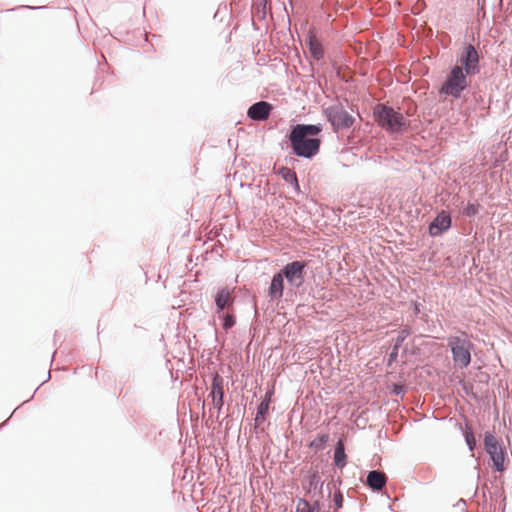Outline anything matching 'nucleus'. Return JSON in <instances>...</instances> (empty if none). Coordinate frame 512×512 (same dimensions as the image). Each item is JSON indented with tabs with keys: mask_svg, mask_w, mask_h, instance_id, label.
Here are the masks:
<instances>
[{
	"mask_svg": "<svg viewBox=\"0 0 512 512\" xmlns=\"http://www.w3.org/2000/svg\"><path fill=\"white\" fill-rule=\"evenodd\" d=\"M232 294L233 290L229 288H222L217 292L215 296V304L218 313L233 305L234 297Z\"/></svg>",
	"mask_w": 512,
	"mask_h": 512,
	"instance_id": "obj_11",
	"label": "nucleus"
},
{
	"mask_svg": "<svg viewBox=\"0 0 512 512\" xmlns=\"http://www.w3.org/2000/svg\"><path fill=\"white\" fill-rule=\"evenodd\" d=\"M334 502L337 508H341L343 505V496L340 492L334 494Z\"/></svg>",
	"mask_w": 512,
	"mask_h": 512,
	"instance_id": "obj_24",
	"label": "nucleus"
},
{
	"mask_svg": "<svg viewBox=\"0 0 512 512\" xmlns=\"http://www.w3.org/2000/svg\"><path fill=\"white\" fill-rule=\"evenodd\" d=\"M308 45L310 54L314 59L319 60L323 57L322 45L312 33L308 34Z\"/></svg>",
	"mask_w": 512,
	"mask_h": 512,
	"instance_id": "obj_15",
	"label": "nucleus"
},
{
	"mask_svg": "<svg viewBox=\"0 0 512 512\" xmlns=\"http://www.w3.org/2000/svg\"><path fill=\"white\" fill-rule=\"evenodd\" d=\"M387 481V477L383 472L380 471H370L367 475V485L373 490H381Z\"/></svg>",
	"mask_w": 512,
	"mask_h": 512,
	"instance_id": "obj_13",
	"label": "nucleus"
},
{
	"mask_svg": "<svg viewBox=\"0 0 512 512\" xmlns=\"http://www.w3.org/2000/svg\"><path fill=\"white\" fill-rule=\"evenodd\" d=\"M223 319V328L228 330L235 325V317L233 314L226 313L220 316Z\"/></svg>",
	"mask_w": 512,
	"mask_h": 512,
	"instance_id": "obj_19",
	"label": "nucleus"
},
{
	"mask_svg": "<svg viewBox=\"0 0 512 512\" xmlns=\"http://www.w3.org/2000/svg\"><path fill=\"white\" fill-rule=\"evenodd\" d=\"M465 440H466V443L469 446L470 450H473L476 445V441H475L474 434L471 430L467 429L465 431Z\"/></svg>",
	"mask_w": 512,
	"mask_h": 512,
	"instance_id": "obj_21",
	"label": "nucleus"
},
{
	"mask_svg": "<svg viewBox=\"0 0 512 512\" xmlns=\"http://www.w3.org/2000/svg\"><path fill=\"white\" fill-rule=\"evenodd\" d=\"M479 212V205L474 203H468L466 207L463 209V214L471 217L475 216Z\"/></svg>",
	"mask_w": 512,
	"mask_h": 512,
	"instance_id": "obj_20",
	"label": "nucleus"
},
{
	"mask_svg": "<svg viewBox=\"0 0 512 512\" xmlns=\"http://www.w3.org/2000/svg\"><path fill=\"white\" fill-rule=\"evenodd\" d=\"M324 114L335 130L349 128L354 123V118L342 105L329 106L324 110Z\"/></svg>",
	"mask_w": 512,
	"mask_h": 512,
	"instance_id": "obj_6",
	"label": "nucleus"
},
{
	"mask_svg": "<svg viewBox=\"0 0 512 512\" xmlns=\"http://www.w3.org/2000/svg\"><path fill=\"white\" fill-rule=\"evenodd\" d=\"M269 402H270V398H268L260 403V405L258 406L256 421H259L260 418L264 419V415L267 413V411L269 409Z\"/></svg>",
	"mask_w": 512,
	"mask_h": 512,
	"instance_id": "obj_18",
	"label": "nucleus"
},
{
	"mask_svg": "<svg viewBox=\"0 0 512 512\" xmlns=\"http://www.w3.org/2000/svg\"><path fill=\"white\" fill-rule=\"evenodd\" d=\"M223 379L216 374L212 381V402L215 408L220 410L223 406Z\"/></svg>",
	"mask_w": 512,
	"mask_h": 512,
	"instance_id": "obj_12",
	"label": "nucleus"
},
{
	"mask_svg": "<svg viewBox=\"0 0 512 512\" xmlns=\"http://www.w3.org/2000/svg\"><path fill=\"white\" fill-rule=\"evenodd\" d=\"M448 346L451 348L453 361L457 366L464 368L470 364L472 343L465 333L461 336L449 337Z\"/></svg>",
	"mask_w": 512,
	"mask_h": 512,
	"instance_id": "obj_3",
	"label": "nucleus"
},
{
	"mask_svg": "<svg viewBox=\"0 0 512 512\" xmlns=\"http://www.w3.org/2000/svg\"><path fill=\"white\" fill-rule=\"evenodd\" d=\"M272 109H273V107L270 103H268L266 101H260V102L253 104L248 109L247 115L252 120L264 121V120L268 119Z\"/></svg>",
	"mask_w": 512,
	"mask_h": 512,
	"instance_id": "obj_10",
	"label": "nucleus"
},
{
	"mask_svg": "<svg viewBox=\"0 0 512 512\" xmlns=\"http://www.w3.org/2000/svg\"><path fill=\"white\" fill-rule=\"evenodd\" d=\"M322 131L320 125L297 124L291 131L289 140L293 152L300 157L311 158L319 151L321 141L317 136Z\"/></svg>",
	"mask_w": 512,
	"mask_h": 512,
	"instance_id": "obj_1",
	"label": "nucleus"
},
{
	"mask_svg": "<svg viewBox=\"0 0 512 512\" xmlns=\"http://www.w3.org/2000/svg\"><path fill=\"white\" fill-rule=\"evenodd\" d=\"M306 267V262L304 261H294L288 263L280 273L283 274V277L287 279L290 285L298 288L304 282V269Z\"/></svg>",
	"mask_w": 512,
	"mask_h": 512,
	"instance_id": "obj_8",
	"label": "nucleus"
},
{
	"mask_svg": "<svg viewBox=\"0 0 512 512\" xmlns=\"http://www.w3.org/2000/svg\"><path fill=\"white\" fill-rule=\"evenodd\" d=\"M279 174L289 184L294 185L296 188L299 187L296 173L292 169H289L287 167H282L279 170Z\"/></svg>",
	"mask_w": 512,
	"mask_h": 512,
	"instance_id": "obj_17",
	"label": "nucleus"
},
{
	"mask_svg": "<svg viewBox=\"0 0 512 512\" xmlns=\"http://www.w3.org/2000/svg\"><path fill=\"white\" fill-rule=\"evenodd\" d=\"M467 76L462 67L454 66L443 82L440 93L454 98L460 97L461 93L468 87Z\"/></svg>",
	"mask_w": 512,
	"mask_h": 512,
	"instance_id": "obj_4",
	"label": "nucleus"
},
{
	"mask_svg": "<svg viewBox=\"0 0 512 512\" xmlns=\"http://www.w3.org/2000/svg\"><path fill=\"white\" fill-rule=\"evenodd\" d=\"M329 439V435L328 434H319L317 435V437L315 438V440L312 442L311 445H315V446H320L324 443H326Z\"/></svg>",
	"mask_w": 512,
	"mask_h": 512,
	"instance_id": "obj_23",
	"label": "nucleus"
},
{
	"mask_svg": "<svg viewBox=\"0 0 512 512\" xmlns=\"http://www.w3.org/2000/svg\"><path fill=\"white\" fill-rule=\"evenodd\" d=\"M284 290V277L282 273H277L273 276L269 288V295L272 298L280 299L283 296Z\"/></svg>",
	"mask_w": 512,
	"mask_h": 512,
	"instance_id": "obj_14",
	"label": "nucleus"
},
{
	"mask_svg": "<svg viewBox=\"0 0 512 512\" xmlns=\"http://www.w3.org/2000/svg\"><path fill=\"white\" fill-rule=\"evenodd\" d=\"M334 461L338 467H344L346 465V454H345L344 444L341 440L338 441V443L336 445L335 453H334Z\"/></svg>",
	"mask_w": 512,
	"mask_h": 512,
	"instance_id": "obj_16",
	"label": "nucleus"
},
{
	"mask_svg": "<svg viewBox=\"0 0 512 512\" xmlns=\"http://www.w3.org/2000/svg\"><path fill=\"white\" fill-rule=\"evenodd\" d=\"M484 446L493 462V467L499 472L503 471L505 469L506 452L499 440L493 434L486 433Z\"/></svg>",
	"mask_w": 512,
	"mask_h": 512,
	"instance_id": "obj_5",
	"label": "nucleus"
},
{
	"mask_svg": "<svg viewBox=\"0 0 512 512\" xmlns=\"http://www.w3.org/2000/svg\"><path fill=\"white\" fill-rule=\"evenodd\" d=\"M296 512H313V510L306 500H299Z\"/></svg>",
	"mask_w": 512,
	"mask_h": 512,
	"instance_id": "obj_22",
	"label": "nucleus"
},
{
	"mask_svg": "<svg viewBox=\"0 0 512 512\" xmlns=\"http://www.w3.org/2000/svg\"><path fill=\"white\" fill-rule=\"evenodd\" d=\"M374 116L379 126L392 133H399L406 129L407 119L392 107L378 104L374 109Z\"/></svg>",
	"mask_w": 512,
	"mask_h": 512,
	"instance_id": "obj_2",
	"label": "nucleus"
},
{
	"mask_svg": "<svg viewBox=\"0 0 512 512\" xmlns=\"http://www.w3.org/2000/svg\"><path fill=\"white\" fill-rule=\"evenodd\" d=\"M460 67L467 75H475L479 72V55L475 47L468 44L464 47L461 56L458 59Z\"/></svg>",
	"mask_w": 512,
	"mask_h": 512,
	"instance_id": "obj_7",
	"label": "nucleus"
},
{
	"mask_svg": "<svg viewBox=\"0 0 512 512\" xmlns=\"http://www.w3.org/2000/svg\"><path fill=\"white\" fill-rule=\"evenodd\" d=\"M451 226V217L446 211H441L429 225L431 236H438Z\"/></svg>",
	"mask_w": 512,
	"mask_h": 512,
	"instance_id": "obj_9",
	"label": "nucleus"
},
{
	"mask_svg": "<svg viewBox=\"0 0 512 512\" xmlns=\"http://www.w3.org/2000/svg\"><path fill=\"white\" fill-rule=\"evenodd\" d=\"M260 1L263 3V5H265L267 0H260Z\"/></svg>",
	"mask_w": 512,
	"mask_h": 512,
	"instance_id": "obj_25",
	"label": "nucleus"
}]
</instances>
